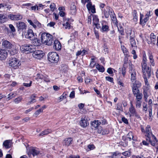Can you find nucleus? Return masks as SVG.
Instances as JSON below:
<instances>
[{
	"instance_id": "56",
	"label": "nucleus",
	"mask_w": 158,
	"mask_h": 158,
	"mask_svg": "<svg viewBox=\"0 0 158 158\" xmlns=\"http://www.w3.org/2000/svg\"><path fill=\"white\" fill-rule=\"evenodd\" d=\"M27 21L32 26V27L34 28H36V26L33 23V22L31 20L28 19Z\"/></svg>"
},
{
	"instance_id": "55",
	"label": "nucleus",
	"mask_w": 158,
	"mask_h": 158,
	"mask_svg": "<svg viewBox=\"0 0 158 158\" xmlns=\"http://www.w3.org/2000/svg\"><path fill=\"white\" fill-rule=\"evenodd\" d=\"M42 110L40 109L36 110L34 114V115L35 117H37L41 112H42Z\"/></svg>"
},
{
	"instance_id": "23",
	"label": "nucleus",
	"mask_w": 158,
	"mask_h": 158,
	"mask_svg": "<svg viewBox=\"0 0 158 158\" xmlns=\"http://www.w3.org/2000/svg\"><path fill=\"white\" fill-rule=\"evenodd\" d=\"M143 17V15L142 14H140V24L142 25H145L146 23L149 20V18H148L145 16V18L144 19H143L142 18Z\"/></svg>"
},
{
	"instance_id": "26",
	"label": "nucleus",
	"mask_w": 158,
	"mask_h": 158,
	"mask_svg": "<svg viewBox=\"0 0 158 158\" xmlns=\"http://www.w3.org/2000/svg\"><path fill=\"white\" fill-rule=\"evenodd\" d=\"M36 97V96L35 94H32L30 98V100L28 102L27 105H30L33 103L36 102L35 99Z\"/></svg>"
},
{
	"instance_id": "36",
	"label": "nucleus",
	"mask_w": 158,
	"mask_h": 158,
	"mask_svg": "<svg viewBox=\"0 0 158 158\" xmlns=\"http://www.w3.org/2000/svg\"><path fill=\"white\" fill-rule=\"evenodd\" d=\"M10 141L9 140H6L3 142V145L6 148H9L10 147Z\"/></svg>"
},
{
	"instance_id": "53",
	"label": "nucleus",
	"mask_w": 158,
	"mask_h": 158,
	"mask_svg": "<svg viewBox=\"0 0 158 158\" xmlns=\"http://www.w3.org/2000/svg\"><path fill=\"white\" fill-rule=\"evenodd\" d=\"M142 102L140 101L136 100L135 105L136 108H140L141 106Z\"/></svg>"
},
{
	"instance_id": "19",
	"label": "nucleus",
	"mask_w": 158,
	"mask_h": 158,
	"mask_svg": "<svg viewBox=\"0 0 158 158\" xmlns=\"http://www.w3.org/2000/svg\"><path fill=\"white\" fill-rule=\"evenodd\" d=\"M53 48L57 51H59L61 49V46L60 42L58 40L54 41Z\"/></svg>"
},
{
	"instance_id": "54",
	"label": "nucleus",
	"mask_w": 158,
	"mask_h": 158,
	"mask_svg": "<svg viewBox=\"0 0 158 158\" xmlns=\"http://www.w3.org/2000/svg\"><path fill=\"white\" fill-rule=\"evenodd\" d=\"M117 83L118 85H121V86L123 87L124 86L123 81L120 79H118Z\"/></svg>"
},
{
	"instance_id": "22",
	"label": "nucleus",
	"mask_w": 158,
	"mask_h": 158,
	"mask_svg": "<svg viewBox=\"0 0 158 158\" xmlns=\"http://www.w3.org/2000/svg\"><path fill=\"white\" fill-rule=\"evenodd\" d=\"M32 41L31 43L32 44L36 46H39L41 44V42L40 39L36 38L34 37L33 40H31Z\"/></svg>"
},
{
	"instance_id": "46",
	"label": "nucleus",
	"mask_w": 158,
	"mask_h": 158,
	"mask_svg": "<svg viewBox=\"0 0 158 158\" xmlns=\"http://www.w3.org/2000/svg\"><path fill=\"white\" fill-rule=\"evenodd\" d=\"M50 10L52 12H53L55 9H56V6L55 3H52L50 5Z\"/></svg>"
},
{
	"instance_id": "57",
	"label": "nucleus",
	"mask_w": 158,
	"mask_h": 158,
	"mask_svg": "<svg viewBox=\"0 0 158 158\" xmlns=\"http://www.w3.org/2000/svg\"><path fill=\"white\" fill-rule=\"evenodd\" d=\"M143 94L144 98L147 99L148 96V90L147 89H144L143 91Z\"/></svg>"
},
{
	"instance_id": "5",
	"label": "nucleus",
	"mask_w": 158,
	"mask_h": 158,
	"mask_svg": "<svg viewBox=\"0 0 158 158\" xmlns=\"http://www.w3.org/2000/svg\"><path fill=\"white\" fill-rule=\"evenodd\" d=\"M141 130L142 132L144 133L145 136L147 137L146 139L147 140H150L151 136H152L153 135L152 133L150 126L149 125H147L146 128V130L145 131L143 127L141 126Z\"/></svg>"
},
{
	"instance_id": "34",
	"label": "nucleus",
	"mask_w": 158,
	"mask_h": 158,
	"mask_svg": "<svg viewBox=\"0 0 158 158\" xmlns=\"http://www.w3.org/2000/svg\"><path fill=\"white\" fill-rule=\"evenodd\" d=\"M78 35V32L76 31H75L73 32L72 33L71 37H73L72 38H71L70 40H69V42H71L72 41H73V39H74L75 38L77 37Z\"/></svg>"
},
{
	"instance_id": "52",
	"label": "nucleus",
	"mask_w": 158,
	"mask_h": 158,
	"mask_svg": "<svg viewBox=\"0 0 158 158\" xmlns=\"http://www.w3.org/2000/svg\"><path fill=\"white\" fill-rule=\"evenodd\" d=\"M132 91L134 95L135 96L136 94H137L138 93H140L139 90L138 89H132Z\"/></svg>"
},
{
	"instance_id": "32",
	"label": "nucleus",
	"mask_w": 158,
	"mask_h": 158,
	"mask_svg": "<svg viewBox=\"0 0 158 158\" xmlns=\"http://www.w3.org/2000/svg\"><path fill=\"white\" fill-rule=\"evenodd\" d=\"M141 85V84L138 81H135L133 83L132 86V89H138Z\"/></svg>"
},
{
	"instance_id": "59",
	"label": "nucleus",
	"mask_w": 158,
	"mask_h": 158,
	"mask_svg": "<svg viewBox=\"0 0 158 158\" xmlns=\"http://www.w3.org/2000/svg\"><path fill=\"white\" fill-rule=\"evenodd\" d=\"M9 27L12 32H15V27L12 24H9Z\"/></svg>"
},
{
	"instance_id": "30",
	"label": "nucleus",
	"mask_w": 158,
	"mask_h": 158,
	"mask_svg": "<svg viewBox=\"0 0 158 158\" xmlns=\"http://www.w3.org/2000/svg\"><path fill=\"white\" fill-rule=\"evenodd\" d=\"M109 30V27L108 25H104L103 23H102V27L101 29V31L102 32H107Z\"/></svg>"
},
{
	"instance_id": "35",
	"label": "nucleus",
	"mask_w": 158,
	"mask_h": 158,
	"mask_svg": "<svg viewBox=\"0 0 158 158\" xmlns=\"http://www.w3.org/2000/svg\"><path fill=\"white\" fill-rule=\"evenodd\" d=\"M52 132L51 129H47L42 131L40 134L39 135V136H43L44 135H47Z\"/></svg>"
},
{
	"instance_id": "61",
	"label": "nucleus",
	"mask_w": 158,
	"mask_h": 158,
	"mask_svg": "<svg viewBox=\"0 0 158 158\" xmlns=\"http://www.w3.org/2000/svg\"><path fill=\"white\" fill-rule=\"evenodd\" d=\"M105 78L107 81H109L110 82H112L113 81V78L109 76L106 77Z\"/></svg>"
},
{
	"instance_id": "58",
	"label": "nucleus",
	"mask_w": 158,
	"mask_h": 158,
	"mask_svg": "<svg viewBox=\"0 0 158 158\" xmlns=\"http://www.w3.org/2000/svg\"><path fill=\"white\" fill-rule=\"evenodd\" d=\"M143 77L144 79V82L145 84L146 85H147L148 88V86H149V84L148 81V79L147 78V77L145 76H143Z\"/></svg>"
},
{
	"instance_id": "24",
	"label": "nucleus",
	"mask_w": 158,
	"mask_h": 158,
	"mask_svg": "<svg viewBox=\"0 0 158 158\" xmlns=\"http://www.w3.org/2000/svg\"><path fill=\"white\" fill-rule=\"evenodd\" d=\"M110 12L112 14L111 15L110 14L111 20L113 22V23H114L115 25L117 26L118 23L115 15L114 12L113 13L111 11Z\"/></svg>"
},
{
	"instance_id": "18",
	"label": "nucleus",
	"mask_w": 158,
	"mask_h": 158,
	"mask_svg": "<svg viewBox=\"0 0 158 158\" xmlns=\"http://www.w3.org/2000/svg\"><path fill=\"white\" fill-rule=\"evenodd\" d=\"M49 34L48 33L45 32H40V33L39 36H40V38L42 43L44 44V42H46L48 36Z\"/></svg>"
},
{
	"instance_id": "63",
	"label": "nucleus",
	"mask_w": 158,
	"mask_h": 158,
	"mask_svg": "<svg viewBox=\"0 0 158 158\" xmlns=\"http://www.w3.org/2000/svg\"><path fill=\"white\" fill-rule=\"evenodd\" d=\"M103 12L105 17L106 18H108L110 14L108 13L107 11L105 10H104Z\"/></svg>"
},
{
	"instance_id": "41",
	"label": "nucleus",
	"mask_w": 158,
	"mask_h": 158,
	"mask_svg": "<svg viewBox=\"0 0 158 158\" xmlns=\"http://www.w3.org/2000/svg\"><path fill=\"white\" fill-rule=\"evenodd\" d=\"M23 99V98L21 96H20L16 98L14 100V102L16 104L19 103L21 102L22 100Z\"/></svg>"
},
{
	"instance_id": "33",
	"label": "nucleus",
	"mask_w": 158,
	"mask_h": 158,
	"mask_svg": "<svg viewBox=\"0 0 158 158\" xmlns=\"http://www.w3.org/2000/svg\"><path fill=\"white\" fill-rule=\"evenodd\" d=\"M100 124V122L99 120H94L91 123L92 127L94 128L98 127Z\"/></svg>"
},
{
	"instance_id": "17",
	"label": "nucleus",
	"mask_w": 158,
	"mask_h": 158,
	"mask_svg": "<svg viewBox=\"0 0 158 158\" xmlns=\"http://www.w3.org/2000/svg\"><path fill=\"white\" fill-rule=\"evenodd\" d=\"M86 6L89 11H90L93 13H94L96 12L95 6L94 5H92L91 2H89L86 5Z\"/></svg>"
},
{
	"instance_id": "37",
	"label": "nucleus",
	"mask_w": 158,
	"mask_h": 158,
	"mask_svg": "<svg viewBox=\"0 0 158 158\" xmlns=\"http://www.w3.org/2000/svg\"><path fill=\"white\" fill-rule=\"evenodd\" d=\"M117 110L119 111V112L123 111V109L122 106V104L120 103H118L116 104V108Z\"/></svg>"
},
{
	"instance_id": "7",
	"label": "nucleus",
	"mask_w": 158,
	"mask_h": 158,
	"mask_svg": "<svg viewBox=\"0 0 158 158\" xmlns=\"http://www.w3.org/2000/svg\"><path fill=\"white\" fill-rule=\"evenodd\" d=\"M9 65L15 69H17L21 64L19 60L15 58H11L9 61Z\"/></svg>"
},
{
	"instance_id": "10",
	"label": "nucleus",
	"mask_w": 158,
	"mask_h": 158,
	"mask_svg": "<svg viewBox=\"0 0 158 158\" xmlns=\"http://www.w3.org/2000/svg\"><path fill=\"white\" fill-rule=\"evenodd\" d=\"M32 56L33 57L38 59H40L42 58L44 54L42 51L40 50H35L33 52Z\"/></svg>"
},
{
	"instance_id": "16",
	"label": "nucleus",
	"mask_w": 158,
	"mask_h": 158,
	"mask_svg": "<svg viewBox=\"0 0 158 158\" xmlns=\"http://www.w3.org/2000/svg\"><path fill=\"white\" fill-rule=\"evenodd\" d=\"M2 45L4 48L7 49L11 48L13 45L9 41L4 40L2 42Z\"/></svg>"
},
{
	"instance_id": "50",
	"label": "nucleus",
	"mask_w": 158,
	"mask_h": 158,
	"mask_svg": "<svg viewBox=\"0 0 158 158\" xmlns=\"http://www.w3.org/2000/svg\"><path fill=\"white\" fill-rule=\"evenodd\" d=\"M6 8V9L7 10L10 11L12 8V6L8 4V3H6L5 6V9Z\"/></svg>"
},
{
	"instance_id": "20",
	"label": "nucleus",
	"mask_w": 158,
	"mask_h": 158,
	"mask_svg": "<svg viewBox=\"0 0 158 158\" xmlns=\"http://www.w3.org/2000/svg\"><path fill=\"white\" fill-rule=\"evenodd\" d=\"M152 137L153 139V141H151L150 140H149L151 143V145L153 146H155L156 148L158 150V141L156 138L153 135H152Z\"/></svg>"
},
{
	"instance_id": "2",
	"label": "nucleus",
	"mask_w": 158,
	"mask_h": 158,
	"mask_svg": "<svg viewBox=\"0 0 158 158\" xmlns=\"http://www.w3.org/2000/svg\"><path fill=\"white\" fill-rule=\"evenodd\" d=\"M20 51L25 54H29L34 51L33 46L31 45L24 44L21 46L20 48Z\"/></svg>"
},
{
	"instance_id": "44",
	"label": "nucleus",
	"mask_w": 158,
	"mask_h": 158,
	"mask_svg": "<svg viewBox=\"0 0 158 158\" xmlns=\"http://www.w3.org/2000/svg\"><path fill=\"white\" fill-rule=\"evenodd\" d=\"M93 23L94 24L99 23V20L98 17L96 15H94L93 18Z\"/></svg>"
},
{
	"instance_id": "38",
	"label": "nucleus",
	"mask_w": 158,
	"mask_h": 158,
	"mask_svg": "<svg viewBox=\"0 0 158 158\" xmlns=\"http://www.w3.org/2000/svg\"><path fill=\"white\" fill-rule=\"evenodd\" d=\"M121 154L117 152L113 153L110 156L111 158H120Z\"/></svg>"
},
{
	"instance_id": "40",
	"label": "nucleus",
	"mask_w": 158,
	"mask_h": 158,
	"mask_svg": "<svg viewBox=\"0 0 158 158\" xmlns=\"http://www.w3.org/2000/svg\"><path fill=\"white\" fill-rule=\"evenodd\" d=\"M121 48L124 55L125 56H127L129 53L126 48L124 46H121Z\"/></svg>"
},
{
	"instance_id": "21",
	"label": "nucleus",
	"mask_w": 158,
	"mask_h": 158,
	"mask_svg": "<svg viewBox=\"0 0 158 158\" xmlns=\"http://www.w3.org/2000/svg\"><path fill=\"white\" fill-rule=\"evenodd\" d=\"M73 142V139L71 138H65L63 142V145L67 146H69Z\"/></svg>"
},
{
	"instance_id": "6",
	"label": "nucleus",
	"mask_w": 158,
	"mask_h": 158,
	"mask_svg": "<svg viewBox=\"0 0 158 158\" xmlns=\"http://www.w3.org/2000/svg\"><path fill=\"white\" fill-rule=\"evenodd\" d=\"M130 106L129 108L130 117L135 116L137 118H140V116L136 111L132 101L130 102Z\"/></svg>"
},
{
	"instance_id": "48",
	"label": "nucleus",
	"mask_w": 158,
	"mask_h": 158,
	"mask_svg": "<svg viewBox=\"0 0 158 158\" xmlns=\"http://www.w3.org/2000/svg\"><path fill=\"white\" fill-rule=\"evenodd\" d=\"M135 96L136 98V100L140 101L142 98L143 95L141 93H139L137 94H136Z\"/></svg>"
},
{
	"instance_id": "43",
	"label": "nucleus",
	"mask_w": 158,
	"mask_h": 158,
	"mask_svg": "<svg viewBox=\"0 0 158 158\" xmlns=\"http://www.w3.org/2000/svg\"><path fill=\"white\" fill-rule=\"evenodd\" d=\"M126 33L127 34V37H128V36H131L133 34L134 35V32H133V33H132V30L130 28H127L126 30Z\"/></svg>"
},
{
	"instance_id": "1",
	"label": "nucleus",
	"mask_w": 158,
	"mask_h": 158,
	"mask_svg": "<svg viewBox=\"0 0 158 158\" xmlns=\"http://www.w3.org/2000/svg\"><path fill=\"white\" fill-rule=\"evenodd\" d=\"M48 59L49 61L52 63H57L59 60L58 54L55 52H50L48 55Z\"/></svg>"
},
{
	"instance_id": "4",
	"label": "nucleus",
	"mask_w": 158,
	"mask_h": 158,
	"mask_svg": "<svg viewBox=\"0 0 158 158\" xmlns=\"http://www.w3.org/2000/svg\"><path fill=\"white\" fill-rule=\"evenodd\" d=\"M142 72L143 73V76L148 77V78L150 77L151 73V67H148L147 68V64L143 63L142 64Z\"/></svg>"
},
{
	"instance_id": "12",
	"label": "nucleus",
	"mask_w": 158,
	"mask_h": 158,
	"mask_svg": "<svg viewBox=\"0 0 158 158\" xmlns=\"http://www.w3.org/2000/svg\"><path fill=\"white\" fill-rule=\"evenodd\" d=\"M25 37L30 40H33L35 37L34 34L31 29L28 30L27 34L25 35Z\"/></svg>"
},
{
	"instance_id": "51",
	"label": "nucleus",
	"mask_w": 158,
	"mask_h": 158,
	"mask_svg": "<svg viewBox=\"0 0 158 158\" xmlns=\"http://www.w3.org/2000/svg\"><path fill=\"white\" fill-rule=\"evenodd\" d=\"M122 154L126 157L129 156L131 155V153L130 151H126L122 153Z\"/></svg>"
},
{
	"instance_id": "27",
	"label": "nucleus",
	"mask_w": 158,
	"mask_h": 158,
	"mask_svg": "<svg viewBox=\"0 0 158 158\" xmlns=\"http://www.w3.org/2000/svg\"><path fill=\"white\" fill-rule=\"evenodd\" d=\"M134 37L135 35L134 34L130 36V43L132 47L135 46L136 45V42L134 39Z\"/></svg>"
},
{
	"instance_id": "9",
	"label": "nucleus",
	"mask_w": 158,
	"mask_h": 158,
	"mask_svg": "<svg viewBox=\"0 0 158 158\" xmlns=\"http://www.w3.org/2000/svg\"><path fill=\"white\" fill-rule=\"evenodd\" d=\"M87 116H83L80 121V125L83 127H85L89 125V123L87 120Z\"/></svg>"
},
{
	"instance_id": "25",
	"label": "nucleus",
	"mask_w": 158,
	"mask_h": 158,
	"mask_svg": "<svg viewBox=\"0 0 158 158\" xmlns=\"http://www.w3.org/2000/svg\"><path fill=\"white\" fill-rule=\"evenodd\" d=\"M127 137L129 139L130 141H131V139H132L134 141L137 140L136 138L134 136L133 133L131 131H130L128 133L127 135Z\"/></svg>"
},
{
	"instance_id": "39",
	"label": "nucleus",
	"mask_w": 158,
	"mask_h": 158,
	"mask_svg": "<svg viewBox=\"0 0 158 158\" xmlns=\"http://www.w3.org/2000/svg\"><path fill=\"white\" fill-rule=\"evenodd\" d=\"M63 26L64 27L65 29H69L71 27L70 24L69 23L68 21L64 23H63Z\"/></svg>"
},
{
	"instance_id": "47",
	"label": "nucleus",
	"mask_w": 158,
	"mask_h": 158,
	"mask_svg": "<svg viewBox=\"0 0 158 158\" xmlns=\"http://www.w3.org/2000/svg\"><path fill=\"white\" fill-rule=\"evenodd\" d=\"M117 27L118 31L122 35H124V31L123 27L121 26H119V27H118V25L116 26Z\"/></svg>"
},
{
	"instance_id": "29",
	"label": "nucleus",
	"mask_w": 158,
	"mask_h": 158,
	"mask_svg": "<svg viewBox=\"0 0 158 158\" xmlns=\"http://www.w3.org/2000/svg\"><path fill=\"white\" fill-rule=\"evenodd\" d=\"M96 68L99 72L103 73L104 72L105 69L104 67L100 65L99 64H96Z\"/></svg>"
},
{
	"instance_id": "3",
	"label": "nucleus",
	"mask_w": 158,
	"mask_h": 158,
	"mask_svg": "<svg viewBox=\"0 0 158 158\" xmlns=\"http://www.w3.org/2000/svg\"><path fill=\"white\" fill-rule=\"evenodd\" d=\"M129 72L131 75V80L132 82H133L136 79V73L132 63H129Z\"/></svg>"
},
{
	"instance_id": "28",
	"label": "nucleus",
	"mask_w": 158,
	"mask_h": 158,
	"mask_svg": "<svg viewBox=\"0 0 158 158\" xmlns=\"http://www.w3.org/2000/svg\"><path fill=\"white\" fill-rule=\"evenodd\" d=\"M150 37L151 41L148 42V43L149 44L152 43H153V44H155V43L156 40V36L154 35L153 33H151V34H150Z\"/></svg>"
},
{
	"instance_id": "42",
	"label": "nucleus",
	"mask_w": 158,
	"mask_h": 158,
	"mask_svg": "<svg viewBox=\"0 0 158 158\" xmlns=\"http://www.w3.org/2000/svg\"><path fill=\"white\" fill-rule=\"evenodd\" d=\"M88 149H86L87 151L93 150L95 148L94 145L93 144H89L87 146Z\"/></svg>"
},
{
	"instance_id": "13",
	"label": "nucleus",
	"mask_w": 158,
	"mask_h": 158,
	"mask_svg": "<svg viewBox=\"0 0 158 158\" xmlns=\"http://www.w3.org/2000/svg\"><path fill=\"white\" fill-rule=\"evenodd\" d=\"M8 54L7 51L4 49L0 50V60H5L7 57Z\"/></svg>"
},
{
	"instance_id": "11",
	"label": "nucleus",
	"mask_w": 158,
	"mask_h": 158,
	"mask_svg": "<svg viewBox=\"0 0 158 158\" xmlns=\"http://www.w3.org/2000/svg\"><path fill=\"white\" fill-rule=\"evenodd\" d=\"M16 25L18 31L26 30L27 25L23 22H18L16 23Z\"/></svg>"
},
{
	"instance_id": "64",
	"label": "nucleus",
	"mask_w": 158,
	"mask_h": 158,
	"mask_svg": "<svg viewBox=\"0 0 158 158\" xmlns=\"http://www.w3.org/2000/svg\"><path fill=\"white\" fill-rule=\"evenodd\" d=\"M100 122V124L105 125L107 124L106 120L105 119L102 118L101 120H99Z\"/></svg>"
},
{
	"instance_id": "8",
	"label": "nucleus",
	"mask_w": 158,
	"mask_h": 158,
	"mask_svg": "<svg viewBox=\"0 0 158 158\" xmlns=\"http://www.w3.org/2000/svg\"><path fill=\"white\" fill-rule=\"evenodd\" d=\"M8 17L11 20L18 21L21 20L23 18V16L21 14L18 13L16 14H9Z\"/></svg>"
},
{
	"instance_id": "45",
	"label": "nucleus",
	"mask_w": 158,
	"mask_h": 158,
	"mask_svg": "<svg viewBox=\"0 0 158 158\" xmlns=\"http://www.w3.org/2000/svg\"><path fill=\"white\" fill-rule=\"evenodd\" d=\"M6 19V15L4 14H0V23H3L4 19Z\"/></svg>"
},
{
	"instance_id": "14",
	"label": "nucleus",
	"mask_w": 158,
	"mask_h": 158,
	"mask_svg": "<svg viewBox=\"0 0 158 158\" xmlns=\"http://www.w3.org/2000/svg\"><path fill=\"white\" fill-rule=\"evenodd\" d=\"M40 153V151L36 148H30L29 150L28 154H32L33 156L37 155Z\"/></svg>"
},
{
	"instance_id": "62",
	"label": "nucleus",
	"mask_w": 158,
	"mask_h": 158,
	"mask_svg": "<svg viewBox=\"0 0 158 158\" xmlns=\"http://www.w3.org/2000/svg\"><path fill=\"white\" fill-rule=\"evenodd\" d=\"M68 158H80V156L78 155H71L68 157Z\"/></svg>"
},
{
	"instance_id": "15",
	"label": "nucleus",
	"mask_w": 158,
	"mask_h": 158,
	"mask_svg": "<svg viewBox=\"0 0 158 158\" xmlns=\"http://www.w3.org/2000/svg\"><path fill=\"white\" fill-rule=\"evenodd\" d=\"M53 42V36L49 34L48 36L46 42H44V44L48 45H51Z\"/></svg>"
},
{
	"instance_id": "60",
	"label": "nucleus",
	"mask_w": 158,
	"mask_h": 158,
	"mask_svg": "<svg viewBox=\"0 0 158 158\" xmlns=\"http://www.w3.org/2000/svg\"><path fill=\"white\" fill-rule=\"evenodd\" d=\"M32 81H30V83H23V85L26 87H30L31 86L32 84Z\"/></svg>"
},
{
	"instance_id": "31",
	"label": "nucleus",
	"mask_w": 158,
	"mask_h": 158,
	"mask_svg": "<svg viewBox=\"0 0 158 158\" xmlns=\"http://www.w3.org/2000/svg\"><path fill=\"white\" fill-rule=\"evenodd\" d=\"M76 11V6L74 4H71L70 7V13L72 15H75Z\"/></svg>"
},
{
	"instance_id": "49",
	"label": "nucleus",
	"mask_w": 158,
	"mask_h": 158,
	"mask_svg": "<svg viewBox=\"0 0 158 158\" xmlns=\"http://www.w3.org/2000/svg\"><path fill=\"white\" fill-rule=\"evenodd\" d=\"M96 64L94 61V58H91L90 63L89 65V66L91 68H93L94 66L96 65Z\"/></svg>"
}]
</instances>
